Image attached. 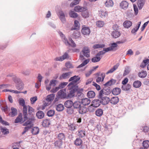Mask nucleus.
Wrapping results in <instances>:
<instances>
[{"label": "nucleus", "mask_w": 149, "mask_h": 149, "mask_svg": "<svg viewBox=\"0 0 149 149\" xmlns=\"http://www.w3.org/2000/svg\"><path fill=\"white\" fill-rule=\"evenodd\" d=\"M28 113L26 111V117H24V115L23 114V118L24 121H26L23 124V126H27L29 125L33 124L35 121L36 119L34 115L35 114L34 109L31 107L28 106Z\"/></svg>", "instance_id": "f257e3e1"}, {"label": "nucleus", "mask_w": 149, "mask_h": 149, "mask_svg": "<svg viewBox=\"0 0 149 149\" xmlns=\"http://www.w3.org/2000/svg\"><path fill=\"white\" fill-rule=\"evenodd\" d=\"M81 102L75 101L73 103V106L74 109H78L79 113L81 114L86 113L87 112V109L86 107L81 105Z\"/></svg>", "instance_id": "f03ea898"}, {"label": "nucleus", "mask_w": 149, "mask_h": 149, "mask_svg": "<svg viewBox=\"0 0 149 149\" xmlns=\"http://www.w3.org/2000/svg\"><path fill=\"white\" fill-rule=\"evenodd\" d=\"M13 81L16 83V88L18 90H22L24 88V84L21 79L17 77L14 76Z\"/></svg>", "instance_id": "7ed1b4c3"}, {"label": "nucleus", "mask_w": 149, "mask_h": 149, "mask_svg": "<svg viewBox=\"0 0 149 149\" xmlns=\"http://www.w3.org/2000/svg\"><path fill=\"white\" fill-rule=\"evenodd\" d=\"M80 79V78L78 76L75 75L73 77H71L69 80V81H71L68 85V86L72 87L74 86V85Z\"/></svg>", "instance_id": "20e7f679"}, {"label": "nucleus", "mask_w": 149, "mask_h": 149, "mask_svg": "<svg viewBox=\"0 0 149 149\" xmlns=\"http://www.w3.org/2000/svg\"><path fill=\"white\" fill-rule=\"evenodd\" d=\"M118 26L117 25H114L113 26V30L112 32L111 35L113 37L115 38H117L120 35V33L118 31Z\"/></svg>", "instance_id": "39448f33"}, {"label": "nucleus", "mask_w": 149, "mask_h": 149, "mask_svg": "<svg viewBox=\"0 0 149 149\" xmlns=\"http://www.w3.org/2000/svg\"><path fill=\"white\" fill-rule=\"evenodd\" d=\"M112 91L110 87H105V88L101 90L99 93L100 96L101 97L103 94L106 95H109Z\"/></svg>", "instance_id": "423d86ee"}, {"label": "nucleus", "mask_w": 149, "mask_h": 149, "mask_svg": "<svg viewBox=\"0 0 149 149\" xmlns=\"http://www.w3.org/2000/svg\"><path fill=\"white\" fill-rule=\"evenodd\" d=\"M19 104L20 105L23 107V113L24 115V117L25 118L26 114L27 107L25 105V102L23 98H20L19 102Z\"/></svg>", "instance_id": "0eeeda50"}, {"label": "nucleus", "mask_w": 149, "mask_h": 149, "mask_svg": "<svg viewBox=\"0 0 149 149\" xmlns=\"http://www.w3.org/2000/svg\"><path fill=\"white\" fill-rule=\"evenodd\" d=\"M98 98L100 99L101 101V103L103 105L107 104L110 101V99L109 97L107 96L102 97V95H101L100 97L99 94L98 97Z\"/></svg>", "instance_id": "6e6552de"}, {"label": "nucleus", "mask_w": 149, "mask_h": 149, "mask_svg": "<svg viewBox=\"0 0 149 149\" xmlns=\"http://www.w3.org/2000/svg\"><path fill=\"white\" fill-rule=\"evenodd\" d=\"M83 91V89L81 88V89H78L77 91L76 96L79 100H81L84 97V93L82 92Z\"/></svg>", "instance_id": "1a4fd4ad"}, {"label": "nucleus", "mask_w": 149, "mask_h": 149, "mask_svg": "<svg viewBox=\"0 0 149 149\" xmlns=\"http://www.w3.org/2000/svg\"><path fill=\"white\" fill-rule=\"evenodd\" d=\"M65 91V90L64 89L61 90L58 92L57 94V96L60 98V99H65L68 97Z\"/></svg>", "instance_id": "9d476101"}, {"label": "nucleus", "mask_w": 149, "mask_h": 149, "mask_svg": "<svg viewBox=\"0 0 149 149\" xmlns=\"http://www.w3.org/2000/svg\"><path fill=\"white\" fill-rule=\"evenodd\" d=\"M58 32L60 37L61 38L63 41L65 43V45L68 46H70V44L69 42L65 36L61 31H59Z\"/></svg>", "instance_id": "9b49d317"}, {"label": "nucleus", "mask_w": 149, "mask_h": 149, "mask_svg": "<svg viewBox=\"0 0 149 149\" xmlns=\"http://www.w3.org/2000/svg\"><path fill=\"white\" fill-rule=\"evenodd\" d=\"M76 133L79 138H83L85 137L86 134L84 129H79Z\"/></svg>", "instance_id": "f8f14e48"}, {"label": "nucleus", "mask_w": 149, "mask_h": 149, "mask_svg": "<svg viewBox=\"0 0 149 149\" xmlns=\"http://www.w3.org/2000/svg\"><path fill=\"white\" fill-rule=\"evenodd\" d=\"M71 72L63 73L59 77V79L62 80L67 79L71 76Z\"/></svg>", "instance_id": "ddd939ff"}, {"label": "nucleus", "mask_w": 149, "mask_h": 149, "mask_svg": "<svg viewBox=\"0 0 149 149\" xmlns=\"http://www.w3.org/2000/svg\"><path fill=\"white\" fill-rule=\"evenodd\" d=\"M72 88L70 89L69 93L67 97L69 98H72L74 96V93L77 92L78 89L74 88V86L72 87Z\"/></svg>", "instance_id": "4468645a"}, {"label": "nucleus", "mask_w": 149, "mask_h": 149, "mask_svg": "<svg viewBox=\"0 0 149 149\" xmlns=\"http://www.w3.org/2000/svg\"><path fill=\"white\" fill-rule=\"evenodd\" d=\"M84 55L87 58L90 57V49L87 47H84L82 50Z\"/></svg>", "instance_id": "2eb2a0df"}, {"label": "nucleus", "mask_w": 149, "mask_h": 149, "mask_svg": "<svg viewBox=\"0 0 149 149\" xmlns=\"http://www.w3.org/2000/svg\"><path fill=\"white\" fill-rule=\"evenodd\" d=\"M82 33L84 35H89L91 31L88 27H87L86 26H83L81 30Z\"/></svg>", "instance_id": "dca6fc26"}, {"label": "nucleus", "mask_w": 149, "mask_h": 149, "mask_svg": "<svg viewBox=\"0 0 149 149\" xmlns=\"http://www.w3.org/2000/svg\"><path fill=\"white\" fill-rule=\"evenodd\" d=\"M99 98L93 100L92 102V106L96 108L98 107L101 104V102Z\"/></svg>", "instance_id": "f3484780"}, {"label": "nucleus", "mask_w": 149, "mask_h": 149, "mask_svg": "<svg viewBox=\"0 0 149 149\" xmlns=\"http://www.w3.org/2000/svg\"><path fill=\"white\" fill-rule=\"evenodd\" d=\"M87 8L86 7H81L79 6H77L74 8V10L77 12H82L84 10H87Z\"/></svg>", "instance_id": "a211bd4d"}, {"label": "nucleus", "mask_w": 149, "mask_h": 149, "mask_svg": "<svg viewBox=\"0 0 149 149\" xmlns=\"http://www.w3.org/2000/svg\"><path fill=\"white\" fill-rule=\"evenodd\" d=\"M91 102V101L90 99L84 97L81 100V102L83 105L82 106L85 107V106L89 105L90 104Z\"/></svg>", "instance_id": "6ab92c4d"}, {"label": "nucleus", "mask_w": 149, "mask_h": 149, "mask_svg": "<svg viewBox=\"0 0 149 149\" xmlns=\"http://www.w3.org/2000/svg\"><path fill=\"white\" fill-rule=\"evenodd\" d=\"M24 120L22 119V113H20L17 117L16 118L15 120V123H23L25 121Z\"/></svg>", "instance_id": "aec40b11"}, {"label": "nucleus", "mask_w": 149, "mask_h": 149, "mask_svg": "<svg viewBox=\"0 0 149 149\" xmlns=\"http://www.w3.org/2000/svg\"><path fill=\"white\" fill-rule=\"evenodd\" d=\"M76 127L77 126L74 123H70L68 124L67 128L69 130L72 131H74L76 129Z\"/></svg>", "instance_id": "412c9836"}, {"label": "nucleus", "mask_w": 149, "mask_h": 149, "mask_svg": "<svg viewBox=\"0 0 149 149\" xmlns=\"http://www.w3.org/2000/svg\"><path fill=\"white\" fill-rule=\"evenodd\" d=\"M129 5V3L126 1H123L120 3V7L122 9H126L127 8Z\"/></svg>", "instance_id": "4be33fe9"}, {"label": "nucleus", "mask_w": 149, "mask_h": 149, "mask_svg": "<svg viewBox=\"0 0 149 149\" xmlns=\"http://www.w3.org/2000/svg\"><path fill=\"white\" fill-rule=\"evenodd\" d=\"M123 26L126 28L128 29L132 25V22L129 20H125L123 24Z\"/></svg>", "instance_id": "5701e85b"}, {"label": "nucleus", "mask_w": 149, "mask_h": 149, "mask_svg": "<svg viewBox=\"0 0 149 149\" xmlns=\"http://www.w3.org/2000/svg\"><path fill=\"white\" fill-rule=\"evenodd\" d=\"M100 77H98L96 79V81L97 83H99L100 81H103L105 77V74L104 72L101 73L100 75Z\"/></svg>", "instance_id": "b1692460"}, {"label": "nucleus", "mask_w": 149, "mask_h": 149, "mask_svg": "<svg viewBox=\"0 0 149 149\" xmlns=\"http://www.w3.org/2000/svg\"><path fill=\"white\" fill-rule=\"evenodd\" d=\"M50 124V121L49 120L47 119L44 120L42 123V125L44 127H48Z\"/></svg>", "instance_id": "393cba45"}, {"label": "nucleus", "mask_w": 149, "mask_h": 149, "mask_svg": "<svg viewBox=\"0 0 149 149\" xmlns=\"http://www.w3.org/2000/svg\"><path fill=\"white\" fill-rule=\"evenodd\" d=\"M108 12L105 10H101L100 11V16L102 18L107 17L108 16Z\"/></svg>", "instance_id": "a878e982"}, {"label": "nucleus", "mask_w": 149, "mask_h": 149, "mask_svg": "<svg viewBox=\"0 0 149 149\" xmlns=\"http://www.w3.org/2000/svg\"><path fill=\"white\" fill-rule=\"evenodd\" d=\"M116 82V80L112 79L104 84V85L105 86H110L114 84Z\"/></svg>", "instance_id": "bb28decb"}, {"label": "nucleus", "mask_w": 149, "mask_h": 149, "mask_svg": "<svg viewBox=\"0 0 149 149\" xmlns=\"http://www.w3.org/2000/svg\"><path fill=\"white\" fill-rule=\"evenodd\" d=\"M73 105V102L71 100H67L64 103V105L67 108H70Z\"/></svg>", "instance_id": "cd10ccee"}, {"label": "nucleus", "mask_w": 149, "mask_h": 149, "mask_svg": "<svg viewBox=\"0 0 149 149\" xmlns=\"http://www.w3.org/2000/svg\"><path fill=\"white\" fill-rule=\"evenodd\" d=\"M121 89L120 88L116 87L113 88L112 91V94L114 95H117L120 93Z\"/></svg>", "instance_id": "c85d7f7f"}, {"label": "nucleus", "mask_w": 149, "mask_h": 149, "mask_svg": "<svg viewBox=\"0 0 149 149\" xmlns=\"http://www.w3.org/2000/svg\"><path fill=\"white\" fill-rule=\"evenodd\" d=\"M110 103L113 104H116L119 101V99L118 97H113L110 100Z\"/></svg>", "instance_id": "c756f323"}, {"label": "nucleus", "mask_w": 149, "mask_h": 149, "mask_svg": "<svg viewBox=\"0 0 149 149\" xmlns=\"http://www.w3.org/2000/svg\"><path fill=\"white\" fill-rule=\"evenodd\" d=\"M74 27H72L71 28V30L73 31L75 30H78L80 27V24L78 21L75 20L74 21Z\"/></svg>", "instance_id": "7c9ffc66"}, {"label": "nucleus", "mask_w": 149, "mask_h": 149, "mask_svg": "<svg viewBox=\"0 0 149 149\" xmlns=\"http://www.w3.org/2000/svg\"><path fill=\"white\" fill-rule=\"evenodd\" d=\"M36 116L38 118L41 119L44 117L45 114L43 112L39 111L37 112Z\"/></svg>", "instance_id": "2f4dec72"}, {"label": "nucleus", "mask_w": 149, "mask_h": 149, "mask_svg": "<svg viewBox=\"0 0 149 149\" xmlns=\"http://www.w3.org/2000/svg\"><path fill=\"white\" fill-rule=\"evenodd\" d=\"M11 112L9 113V115L11 117H13L17 115V110L15 108L13 107L11 108Z\"/></svg>", "instance_id": "473e14b6"}, {"label": "nucleus", "mask_w": 149, "mask_h": 149, "mask_svg": "<svg viewBox=\"0 0 149 149\" xmlns=\"http://www.w3.org/2000/svg\"><path fill=\"white\" fill-rule=\"evenodd\" d=\"M82 141L80 138H77L74 142V144L77 146H82Z\"/></svg>", "instance_id": "72a5a7b5"}, {"label": "nucleus", "mask_w": 149, "mask_h": 149, "mask_svg": "<svg viewBox=\"0 0 149 149\" xmlns=\"http://www.w3.org/2000/svg\"><path fill=\"white\" fill-rule=\"evenodd\" d=\"M147 74V73L146 71H142L138 73V75L139 77L143 78L146 76Z\"/></svg>", "instance_id": "f704fd0d"}, {"label": "nucleus", "mask_w": 149, "mask_h": 149, "mask_svg": "<svg viewBox=\"0 0 149 149\" xmlns=\"http://www.w3.org/2000/svg\"><path fill=\"white\" fill-rule=\"evenodd\" d=\"M55 97V95L54 94H52L48 95L46 99V101L48 102H51L53 100Z\"/></svg>", "instance_id": "c9c22d12"}, {"label": "nucleus", "mask_w": 149, "mask_h": 149, "mask_svg": "<svg viewBox=\"0 0 149 149\" xmlns=\"http://www.w3.org/2000/svg\"><path fill=\"white\" fill-rule=\"evenodd\" d=\"M0 128L1 132L4 135H6L9 133V130L6 128V127H1Z\"/></svg>", "instance_id": "e433bc0d"}, {"label": "nucleus", "mask_w": 149, "mask_h": 149, "mask_svg": "<svg viewBox=\"0 0 149 149\" xmlns=\"http://www.w3.org/2000/svg\"><path fill=\"white\" fill-rule=\"evenodd\" d=\"M63 141L58 140L56 141L54 143V146L56 147L61 148L63 144Z\"/></svg>", "instance_id": "4c0bfd02"}, {"label": "nucleus", "mask_w": 149, "mask_h": 149, "mask_svg": "<svg viewBox=\"0 0 149 149\" xmlns=\"http://www.w3.org/2000/svg\"><path fill=\"white\" fill-rule=\"evenodd\" d=\"M56 108L57 111H61L64 109V107L63 105L60 104L56 106Z\"/></svg>", "instance_id": "58836bf2"}, {"label": "nucleus", "mask_w": 149, "mask_h": 149, "mask_svg": "<svg viewBox=\"0 0 149 149\" xmlns=\"http://www.w3.org/2000/svg\"><path fill=\"white\" fill-rule=\"evenodd\" d=\"M39 132V129L38 127H34L32 129L31 133L33 135L38 134Z\"/></svg>", "instance_id": "ea45409f"}, {"label": "nucleus", "mask_w": 149, "mask_h": 149, "mask_svg": "<svg viewBox=\"0 0 149 149\" xmlns=\"http://www.w3.org/2000/svg\"><path fill=\"white\" fill-rule=\"evenodd\" d=\"M141 24V22H139L138 23V24L136 25V26L131 31L132 33L133 34H135L136 32L138 31L139 29Z\"/></svg>", "instance_id": "a19ab883"}, {"label": "nucleus", "mask_w": 149, "mask_h": 149, "mask_svg": "<svg viewBox=\"0 0 149 149\" xmlns=\"http://www.w3.org/2000/svg\"><path fill=\"white\" fill-rule=\"evenodd\" d=\"M141 82L137 80L134 81L133 83V87L135 88H138L141 86Z\"/></svg>", "instance_id": "79ce46f5"}, {"label": "nucleus", "mask_w": 149, "mask_h": 149, "mask_svg": "<svg viewBox=\"0 0 149 149\" xmlns=\"http://www.w3.org/2000/svg\"><path fill=\"white\" fill-rule=\"evenodd\" d=\"M105 5L106 7H112L113 5V3L112 0H107L105 3Z\"/></svg>", "instance_id": "37998d69"}, {"label": "nucleus", "mask_w": 149, "mask_h": 149, "mask_svg": "<svg viewBox=\"0 0 149 149\" xmlns=\"http://www.w3.org/2000/svg\"><path fill=\"white\" fill-rule=\"evenodd\" d=\"M118 66V65L116 64L113 66V68L110 69L109 70H108L106 73V74H108L109 73H112L115 70H116Z\"/></svg>", "instance_id": "c03bdc74"}, {"label": "nucleus", "mask_w": 149, "mask_h": 149, "mask_svg": "<svg viewBox=\"0 0 149 149\" xmlns=\"http://www.w3.org/2000/svg\"><path fill=\"white\" fill-rule=\"evenodd\" d=\"M87 95L89 98H92L94 97L95 93L93 91H90L87 93Z\"/></svg>", "instance_id": "a18cd8bd"}, {"label": "nucleus", "mask_w": 149, "mask_h": 149, "mask_svg": "<svg viewBox=\"0 0 149 149\" xmlns=\"http://www.w3.org/2000/svg\"><path fill=\"white\" fill-rule=\"evenodd\" d=\"M69 15L70 17L75 18H77L78 16V14L73 11H70L69 13Z\"/></svg>", "instance_id": "49530a36"}, {"label": "nucleus", "mask_w": 149, "mask_h": 149, "mask_svg": "<svg viewBox=\"0 0 149 149\" xmlns=\"http://www.w3.org/2000/svg\"><path fill=\"white\" fill-rule=\"evenodd\" d=\"M103 113V111L101 109H98L95 111L96 115L98 116H101Z\"/></svg>", "instance_id": "de8ad7c7"}, {"label": "nucleus", "mask_w": 149, "mask_h": 149, "mask_svg": "<svg viewBox=\"0 0 149 149\" xmlns=\"http://www.w3.org/2000/svg\"><path fill=\"white\" fill-rule=\"evenodd\" d=\"M118 45L115 42H113L111 44V46L110 47L111 51H115L118 49L117 47Z\"/></svg>", "instance_id": "09e8293b"}, {"label": "nucleus", "mask_w": 149, "mask_h": 149, "mask_svg": "<svg viewBox=\"0 0 149 149\" xmlns=\"http://www.w3.org/2000/svg\"><path fill=\"white\" fill-rule=\"evenodd\" d=\"M90 15V14L87 10H84L82 12V15L85 18L88 17Z\"/></svg>", "instance_id": "8fccbe9b"}, {"label": "nucleus", "mask_w": 149, "mask_h": 149, "mask_svg": "<svg viewBox=\"0 0 149 149\" xmlns=\"http://www.w3.org/2000/svg\"><path fill=\"white\" fill-rule=\"evenodd\" d=\"M58 137L59 140L62 141L63 140H65V135L63 133H60L58 135Z\"/></svg>", "instance_id": "3c124183"}, {"label": "nucleus", "mask_w": 149, "mask_h": 149, "mask_svg": "<svg viewBox=\"0 0 149 149\" xmlns=\"http://www.w3.org/2000/svg\"><path fill=\"white\" fill-rule=\"evenodd\" d=\"M104 127L105 128L104 130L106 131H108L109 133L111 132V126L110 125L105 124L104 125Z\"/></svg>", "instance_id": "603ef678"}, {"label": "nucleus", "mask_w": 149, "mask_h": 149, "mask_svg": "<svg viewBox=\"0 0 149 149\" xmlns=\"http://www.w3.org/2000/svg\"><path fill=\"white\" fill-rule=\"evenodd\" d=\"M101 59L100 57L99 56H97V54L95 56L93 57L91 59V61L93 62L96 63L99 61Z\"/></svg>", "instance_id": "864d4df0"}, {"label": "nucleus", "mask_w": 149, "mask_h": 149, "mask_svg": "<svg viewBox=\"0 0 149 149\" xmlns=\"http://www.w3.org/2000/svg\"><path fill=\"white\" fill-rule=\"evenodd\" d=\"M105 47V45L102 44H96L93 45V47L94 49L102 48Z\"/></svg>", "instance_id": "5fc2aeb1"}, {"label": "nucleus", "mask_w": 149, "mask_h": 149, "mask_svg": "<svg viewBox=\"0 0 149 149\" xmlns=\"http://www.w3.org/2000/svg\"><path fill=\"white\" fill-rule=\"evenodd\" d=\"M131 86L129 84L124 85L122 86V89L124 91H128L130 89Z\"/></svg>", "instance_id": "6e6d98bb"}, {"label": "nucleus", "mask_w": 149, "mask_h": 149, "mask_svg": "<svg viewBox=\"0 0 149 149\" xmlns=\"http://www.w3.org/2000/svg\"><path fill=\"white\" fill-rule=\"evenodd\" d=\"M130 67L129 66H126L125 68V69L123 74V76H125L127 75L130 72Z\"/></svg>", "instance_id": "4d7b16f0"}, {"label": "nucleus", "mask_w": 149, "mask_h": 149, "mask_svg": "<svg viewBox=\"0 0 149 149\" xmlns=\"http://www.w3.org/2000/svg\"><path fill=\"white\" fill-rule=\"evenodd\" d=\"M144 4V1L143 0H140L138 3V5L139 10L143 8Z\"/></svg>", "instance_id": "13d9d810"}, {"label": "nucleus", "mask_w": 149, "mask_h": 149, "mask_svg": "<svg viewBox=\"0 0 149 149\" xmlns=\"http://www.w3.org/2000/svg\"><path fill=\"white\" fill-rule=\"evenodd\" d=\"M33 124L31 125H30L29 126L25 127L24 128L23 131L22 132V134H24L26 132L28 131V130L30 129L33 126Z\"/></svg>", "instance_id": "bf43d9fd"}, {"label": "nucleus", "mask_w": 149, "mask_h": 149, "mask_svg": "<svg viewBox=\"0 0 149 149\" xmlns=\"http://www.w3.org/2000/svg\"><path fill=\"white\" fill-rule=\"evenodd\" d=\"M104 23L103 21H98L96 22V25L99 27H102L104 25Z\"/></svg>", "instance_id": "052dcab7"}, {"label": "nucleus", "mask_w": 149, "mask_h": 149, "mask_svg": "<svg viewBox=\"0 0 149 149\" xmlns=\"http://www.w3.org/2000/svg\"><path fill=\"white\" fill-rule=\"evenodd\" d=\"M81 0H75L73 1L70 4V6L71 7H73L74 6L78 4Z\"/></svg>", "instance_id": "680f3d73"}, {"label": "nucleus", "mask_w": 149, "mask_h": 149, "mask_svg": "<svg viewBox=\"0 0 149 149\" xmlns=\"http://www.w3.org/2000/svg\"><path fill=\"white\" fill-rule=\"evenodd\" d=\"M80 33L78 31H74L72 35V37L75 38H77L80 37Z\"/></svg>", "instance_id": "e2e57ef3"}, {"label": "nucleus", "mask_w": 149, "mask_h": 149, "mask_svg": "<svg viewBox=\"0 0 149 149\" xmlns=\"http://www.w3.org/2000/svg\"><path fill=\"white\" fill-rule=\"evenodd\" d=\"M142 144L144 148L147 149L149 146V141L148 140L143 141Z\"/></svg>", "instance_id": "0e129e2a"}, {"label": "nucleus", "mask_w": 149, "mask_h": 149, "mask_svg": "<svg viewBox=\"0 0 149 149\" xmlns=\"http://www.w3.org/2000/svg\"><path fill=\"white\" fill-rule=\"evenodd\" d=\"M55 113V111L53 110H50L48 111L47 113V115L49 117H52L53 116Z\"/></svg>", "instance_id": "69168bd1"}, {"label": "nucleus", "mask_w": 149, "mask_h": 149, "mask_svg": "<svg viewBox=\"0 0 149 149\" xmlns=\"http://www.w3.org/2000/svg\"><path fill=\"white\" fill-rule=\"evenodd\" d=\"M21 73L24 75H28L30 74V71L28 70H22L21 71Z\"/></svg>", "instance_id": "338daca9"}, {"label": "nucleus", "mask_w": 149, "mask_h": 149, "mask_svg": "<svg viewBox=\"0 0 149 149\" xmlns=\"http://www.w3.org/2000/svg\"><path fill=\"white\" fill-rule=\"evenodd\" d=\"M20 142L15 143L13 145V147H15L13 148V149H19V148L21 147L20 145Z\"/></svg>", "instance_id": "774afa93"}]
</instances>
